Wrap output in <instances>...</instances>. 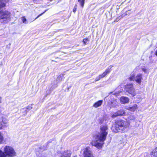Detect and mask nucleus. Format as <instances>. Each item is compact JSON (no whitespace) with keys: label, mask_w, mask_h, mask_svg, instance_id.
Segmentation results:
<instances>
[{"label":"nucleus","mask_w":157,"mask_h":157,"mask_svg":"<svg viewBox=\"0 0 157 157\" xmlns=\"http://www.w3.org/2000/svg\"><path fill=\"white\" fill-rule=\"evenodd\" d=\"M138 68H135L134 71V73H136V72H137L138 71H138Z\"/></svg>","instance_id":"nucleus-32"},{"label":"nucleus","mask_w":157,"mask_h":157,"mask_svg":"<svg viewBox=\"0 0 157 157\" xmlns=\"http://www.w3.org/2000/svg\"><path fill=\"white\" fill-rule=\"evenodd\" d=\"M77 157L76 156H74V157Z\"/></svg>","instance_id":"nucleus-35"},{"label":"nucleus","mask_w":157,"mask_h":157,"mask_svg":"<svg viewBox=\"0 0 157 157\" xmlns=\"http://www.w3.org/2000/svg\"><path fill=\"white\" fill-rule=\"evenodd\" d=\"M135 119V117L134 115H131L130 116L128 117V119L130 120H134Z\"/></svg>","instance_id":"nucleus-26"},{"label":"nucleus","mask_w":157,"mask_h":157,"mask_svg":"<svg viewBox=\"0 0 157 157\" xmlns=\"http://www.w3.org/2000/svg\"><path fill=\"white\" fill-rule=\"evenodd\" d=\"M71 151L70 150H66L61 153L59 157H70Z\"/></svg>","instance_id":"nucleus-10"},{"label":"nucleus","mask_w":157,"mask_h":157,"mask_svg":"<svg viewBox=\"0 0 157 157\" xmlns=\"http://www.w3.org/2000/svg\"><path fill=\"white\" fill-rule=\"evenodd\" d=\"M47 10H45V11L42 13L40 14L39 15L36 17V19H37V18H38V17H40V16H41V15H42L44 13H45V12H46L47 11Z\"/></svg>","instance_id":"nucleus-30"},{"label":"nucleus","mask_w":157,"mask_h":157,"mask_svg":"<svg viewBox=\"0 0 157 157\" xmlns=\"http://www.w3.org/2000/svg\"><path fill=\"white\" fill-rule=\"evenodd\" d=\"M3 148L6 157H14L16 155L15 151L11 147L6 145L3 147Z\"/></svg>","instance_id":"nucleus-4"},{"label":"nucleus","mask_w":157,"mask_h":157,"mask_svg":"<svg viewBox=\"0 0 157 157\" xmlns=\"http://www.w3.org/2000/svg\"><path fill=\"white\" fill-rule=\"evenodd\" d=\"M151 155L152 157H157V147L151 152Z\"/></svg>","instance_id":"nucleus-16"},{"label":"nucleus","mask_w":157,"mask_h":157,"mask_svg":"<svg viewBox=\"0 0 157 157\" xmlns=\"http://www.w3.org/2000/svg\"><path fill=\"white\" fill-rule=\"evenodd\" d=\"M8 2V0H0V9L6 6V2Z\"/></svg>","instance_id":"nucleus-15"},{"label":"nucleus","mask_w":157,"mask_h":157,"mask_svg":"<svg viewBox=\"0 0 157 157\" xmlns=\"http://www.w3.org/2000/svg\"><path fill=\"white\" fill-rule=\"evenodd\" d=\"M118 116L117 112L114 113L113 114H112L111 117L113 118H115L117 116Z\"/></svg>","instance_id":"nucleus-24"},{"label":"nucleus","mask_w":157,"mask_h":157,"mask_svg":"<svg viewBox=\"0 0 157 157\" xmlns=\"http://www.w3.org/2000/svg\"><path fill=\"white\" fill-rule=\"evenodd\" d=\"M0 157H6L4 151H2L0 150Z\"/></svg>","instance_id":"nucleus-23"},{"label":"nucleus","mask_w":157,"mask_h":157,"mask_svg":"<svg viewBox=\"0 0 157 157\" xmlns=\"http://www.w3.org/2000/svg\"><path fill=\"white\" fill-rule=\"evenodd\" d=\"M130 123L127 121L120 120L117 121L115 127V132H125L129 128Z\"/></svg>","instance_id":"nucleus-2"},{"label":"nucleus","mask_w":157,"mask_h":157,"mask_svg":"<svg viewBox=\"0 0 157 157\" xmlns=\"http://www.w3.org/2000/svg\"><path fill=\"white\" fill-rule=\"evenodd\" d=\"M8 120L5 118H2V121H0V129H4L8 126Z\"/></svg>","instance_id":"nucleus-9"},{"label":"nucleus","mask_w":157,"mask_h":157,"mask_svg":"<svg viewBox=\"0 0 157 157\" xmlns=\"http://www.w3.org/2000/svg\"><path fill=\"white\" fill-rule=\"evenodd\" d=\"M122 16L121 15L117 17L116 19L114 20V22H118L120 20L122 19Z\"/></svg>","instance_id":"nucleus-25"},{"label":"nucleus","mask_w":157,"mask_h":157,"mask_svg":"<svg viewBox=\"0 0 157 157\" xmlns=\"http://www.w3.org/2000/svg\"><path fill=\"white\" fill-rule=\"evenodd\" d=\"M129 14V12L128 11H127L125 12V13L122 14V15H121V16H122V18H123L124 17L126 16L127 14Z\"/></svg>","instance_id":"nucleus-29"},{"label":"nucleus","mask_w":157,"mask_h":157,"mask_svg":"<svg viewBox=\"0 0 157 157\" xmlns=\"http://www.w3.org/2000/svg\"><path fill=\"white\" fill-rule=\"evenodd\" d=\"M63 75H60L58 76L56 79V81L57 82H59L61 81L63 78Z\"/></svg>","instance_id":"nucleus-18"},{"label":"nucleus","mask_w":157,"mask_h":157,"mask_svg":"<svg viewBox=\"0 0 157 157\" xmlns=\"http://www.w3.org/2000/svg\"><path fill=\"white\" fill-rule=\"evenodd\" d=\"M119 103H118L116 100H113L111 101L110 104L109 105L112 107H116L117 106H118Z\"/></svg>","instance_id":"nucleus-13"},{"label":"nucleus","mask_w":157,"mask_h":157,"mask_svg":"<svg viewBox=\"0 0 157 157\" xmlns=\"http://www.w3.org/2000/svg\"><path fill=\"white\" fill-rule=\"evenodd\" d=\"M21 112L23 113H25V114H24L25 115H26L27 113V112L28 111H26L25 110H24L23 112H22L21 111Z\"/></svg>","instance_id":"nucleus-33"},{"label":"nucleus","mask_w":157,"mask_h":157,"mask_svg":"<svg viewBox=\"0 0 157 157\" xmlns=\"http://www.w3.org/2000/svg\"><path fill=\"white\" fill-rule=\"evenodd\" d=\"M103 101L102 100H100L95 102L93 105V107L97 108L100 107L102 104Z\"/></svg>","instance_id":"nucleus-14"},{"label":"nucleus","mask_w":157,"mask_h":157,"mask_svg":"<svg viewBox=\"0 0 157 157\" xmlns=\"http://www.w3.org/2000/svg\"><path fill=\"white\" fill-rule=\"evenodd\" d=\"M100 129V133L96 136L91 143L92 145L98 149L101 148L104 143L108 134V128L107 125H105L101 126Z\"/></svg>","instance_id":"nucleus-1"},{"label":"nucleus","mask_w":157,"mask_h":157,"mask_svg":"<svg viewBox=\"0 0 157 157\" xmlns=\"http://www.w3.org/2000/svg\"><path fill=\"white\" fill-rule=\"evenodd\" d=\"M10 13L7 10L0 11V21L1 22L6 23L10 20Z\"/></svg>","instance_id":"nucleus-3"},{"label":"nucleus","mask_w":157,"mask_h":157,"mask_svg":"<svg viewBox=\"0 0 157 157\" xmlns=\"http://www.w3.org/2000/svg\"><path fill=\"white\" fill-rule=\"evenodd\" d=\"M78 2L80 3L81 6L83 7L85 2V0H78Z\"/></svg>","instance_id":"nucleus-21"},{"label":"nucleus","mask_w":157,"mask_h":157,"mask_svg":"<svg viewBox=\"0 0 157 157\" xmlns=\"http://www.w3.org/2000/svg\"><path fill=\"white\" fill-rule=\"evenodd\" d=\"M155 54L157 56V49L155 52Z\"/></svg>","instance_id":"nucleus-34"},{"label":"nucleus","mask_w":157,"mask_h":157,"mask_svg":"<svg viewBox=\"0 0 157 157\" xmlns=\"http://www.w3.org/2000/svg\"><path fill=\"white\" fill-rule=\"evenodd\" d=\"M89 41L88 38L84 39L83 40V43L85 44H87Z\"/></svg>","instance_id":"nucleus-22"},{"label":"nucleus","mask_w":157,"mask_h":157,"mask_svg":"<svg viewBox=\"0 0 157 157\" xmlns=\"http://www.w3.org/2000/svg\"><path fill=\"white\" fill-rule=\"evenodd\" d=\"M21 19L24 23L27 24L28 23V21H27L26 19L24 17H23L21 18Z\"/></svg>","instance_id":"nucleus-20"},{"label":"nucleus","mask_w":157,"mask_h":157,"mask_svg":"<svg viewBox=\"0 0 157 157\" xmlns=\"http://www.w3.org/2000/svg\"><path fill=\"white\" fill-rule=\"evenodd\" d=\"M3 140V137L2 134L0 132V143H2Z\"/></svg>","instance_id":"nucleus-27"},{"label":"nucleus","mask_w":157,"mask_h":157,"mask_svg":"<svg viewBox=\"0 0 157 157\" xmlns=\"http://www.w3.org/2000/svg\"><path fill=\"white\" fill-rule=\"evenodd\" d=\"M129 79L130 80L135 81L137 83L140 85L141 84L142 80L143 79V75L142 74L139 73L136 76L134 73L130 75Z\"/></svg>","instance_id":"nucleus-5"},{"label":"nucleus","mask_w":157,"mask_h":157,"mask_svg":"<svg viewBox=\"0 0 157 157\" xmlns=\"http://www.w3.org/2000/svg\"><path fill=\"white\" fill-rule=\"evenodd\" d=\"M33 107L32 105H29L27 107L23 108L21 109V111L23 112L24 110H25L26 111H28L32 109Z\"/></svg>","instance_id":"nucleus-17"},{"label":"nucleus","mask_w":157,"mask_h":157,"mask_svg":"<svg viewBox=\"0 0 157 157\" xmlns=\"http://www.w3.org/2000/svg\"><path fill=\"white\" fill-rule=\"evenodd\" d=\"M125 90L126 92L131 94L133 96H134L136 94L133 85L132 84H127L125 85Z\"/></svg>","instance_id":"nucleus-6"},{"label":"nucleus","mask_w":157,"mask_h":157,"mask_svg":"<svg viewBox=\"0 0 157 157\" xmlns=\"http://www.w3.org/2000/svg\"><path fill=\"white\" fill-rule=\"evenodd\" d=\"M137 107H138L137 105L136 104H134L133 105L132 107H131L125 106V109H126L130 110L131 112H134L135 111V110L137 109Z\"/></svg>","instance_id":"nucleus-11"},{"label":"nucleus","mask_w":157,"mask_h":157,"mask_svg":"<svg viewBox=\"0 0 157 157\" xmlns=\"http://www.w3.org/2000/svg\"><path fill=\"white\" fill-rule=\"evenodd\" d=\"M76 6H77V5H75V6L74 7V9H73V12H74V13H75V12L76 11V9H77V8H76Z\"/></svg>","instance_id":"nucleus-31"},{"label":"nucleus","mask_w":157,"mask_h":157,"mask_svg":"<svg viewBox=\"0 0 157 157\" xmlns=\"http://www.w3.org/2000/svg\"><path fill=\"white\" fill-rule=\"evenodd\" d=\"M120 101L122 103L125 104L129 102V99L128 97L122 96L121 98Z\"/></svg>","instance_id":"nucleus-12"},{"label":"nucleus","mask_w":157,"mask_h":157,"mask_svg":"<svg viewBox=\"0 0 157 157\" xmlns=\"http://www.w3.org/2000/svg\"><path fill=\"white\" fill-rule=\"evenodd\" d=\"M117 113L118 116L123 115L125 113L124 111L122 109L118 110L117 112Z\"/></svg>","instance_id":"nucleus-19"},{"label":"nucleus","mask_w":157,"mask_h":157,"mask_svg":"<svg viewBox=\"0 0 157 157\" xmlns=\"http://www.w3.org/2000/svg\"><path fill=\"white\" fill-rule=\"evenodd\" d=\"M112 67L111 66H109L102 74L99 75L98 77H97L95 79V81L97 82L100 79L105 77L109 73L111 70Z\"/></svg>","instance_id":"nucleus-7"},{"label":"nucleus","mask_w":157,"mask_h":157,"mask_svg":"<svg viewBox=\"0 0 157 157\" xmlns=\"http://www.w3.org/2000/svg\"><path fill=\"white\" fill-rule=\"evenodd\" d=\"M83 155L84 157H94L89 147H87L83 149Z\"/></svg>","instance_id":"nucleus-8"},{"label":"nucleus","mask_w":157,"mask_h":157,"mask_svg":"<svg viewBox=\"0 0 157 157\" xmlns=\"http://www.w3.org/2000/svg\"><path fill=\"white\" fill-rule=\"evenodd\" d=\"M142 70L145 73H148V71L147 69H146L144 67L142 68Z\"/></svg>","instance_id":"nucleus-28"}]
</instances>
